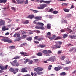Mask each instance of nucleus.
I'll return each instance as SVG.
<instances>
[{"mask_svg":"<svg viewBox=\"0 0 76 76\" xmlns=\"http://www.w3.org/2000/svg\"><path fill=\"white\" fill-rule=\"evenodd\" d=\"M0 37H2L3 39H1V41H4L5 42H8V43H13V41L10 40V39H9V38L7 37H4L1 36Z\"/></svg>","mask_w":76,"mask_h":76,"instance_id":"1","label":"nucleus"},{"mask_svg":"<svg viewBox=\"0 0 76 76\" xmlns=\"http://www.w3.org/2000/svg\"><path fill=\"white\" fill-rule=\"evenodd\" d=\"M10 72H12L14 74H16L17 72H18L19 71V68H11L9 70Z\"/></svg>","mask_w":76,"mask_h":76,"instance_id":"2","label":"nucleus"},{"mask_svg":"<svg viewBox=\"0 0 76 76\" xmlns=\"http://www.w3.org/2000/svg\"><path fill=\"white\" fill-rule=\"evenodd\" d=\"M40 7H37L38 9L42 10L44 9L45 7H47V4H42L40 5Z\"/></svg>","mask_w":76,"mask_h":76,"instance_id":"3","label":"nucleus"},{"mask_svg":"<svg viewBox=\"0 0 76 76\" xmlns=\"http://www.w3.org/2000/svg\"><path fill=\"white\" fill-rule=\"evenodd\" d=\"M60 47H61V46L60 45H54L52 47V48L53 49H57V48H60Z\"/></svg>","mask_w":76,"mask_h":76,"instance_id":"4","label":"nucleus"},{"mask_svg":"<svg viewBox=\"0 0 76 76\" xmlns=\"http://www.w3.org/2000/svg\"><path fill=\"white\" fill-rule=\"evenodd\" d=\"M26 69H27V68L26 67L23 68H22V69L21 70V72H22V73H25V72H28V71L26 70Z\"/></svg>","mask_w":76,"mask_h":76,"instance_id":"5","label":"nucleus"},{"mask_svg":"<svg viewBox=\"0 0 76 76\" xmlns=\"http://www.w3.org/2000/svg\"><path fill=\"white\" fill-rule=\"evenodd\" d=\"M63 69V67L61 66H60V67H55L54 68V69L55 71H58V70H61V69Z\"/></svg>","mask_w":76,"mask_h":76,"instance_id":"6","label":"nucleus"},{"mask_svg":"<svg viewBox=\"0 0 76 76\" xmlns=\"http://www.w3.org/2000/svg\"><path fill=\"white\" fill-rule=\"evenodd\" d=\"M18 4H23L24 2V0H23L22 1H21L20 0H16Z\"/></svg>","mask_w":76,"mask_h":76,"instance_id":"7","label":"nucleus"},{"mask_svg":"<svg viewBox=\"0 0 76 76\" xmlns=\"http://www.w3.org/2000/svg\"><path fill=\"white\" fill-rule=\"evenodd\" d=\"M51 1H44L43 0H42L40 1V3H50Z\"/></svg>","mask_w":76,"mask_h":76,"instance_id":"8","label":"nucleus"},{"mask_svg":"<svg viewBox=\"0 0 76 76\" xmlns=\"http://www.w3.org/2000/svg\"><path fill=\"white\" fill-rule=\"evenodd\" d=\"M50 61L51 62H54L56 61V57L53 56L50 58Z\"/></svg>","mask_w":76,"mask_h":76,"instance_id":"9","label":"nucleus"},{"mask_svg":"<svg viewBox=\"0 0 76 76\" xmlns=\"http://www.w3.org/2000/svg\"><path fill=\"white\" fill-rule=\"evenodd\" d=\"M34 15H31L28 17H27V18H29V19H33L34 18Z\"/></svg>","mask_w":76,"mask_h":76,"instance_id":"10","label":"nucleus"},{"mask_svg":"<svg viewBox=\"0 0 76 76\" xmlns=\"http://www.w3.org/2000/svg\"><path fill=\"white\" fill-rule=\"evenodd\" d=\"M9 66L8 65H6V66L5 67L3 66L2 70H7V67H8Z\"/></svg>","mask_w":76,"mask_h":76,"instance_id":"11","label":"nucleus"},{"mask_svg":"<svg viewBox=\"0 0 76 76\" xmlns=\"http://www.w3.org/2000/svg\"><path fill=\"white\" fill-rule=\"evenodd\" d=\"M0 24L1 26V25H4L5 24V22L4 20H1L0 21Z\"/></svg>","mask_w":76,"mask_h":76,"instance_id":"12","label":"nucleus"},{"mask_svg":"<svg viewBox=\"0 0 76 76\" xmlns=\"http://www.w3.org/2000/svg\"><path fill=\"white\" fill-rule=\"evenodd\" d=\"M66 75H67V74H66V72H63L61 73L60 74V75L61 76H66Z\"/></svg>","mask_w":76,"mask_h":76,"instance_id":"13","label":"nucleus"},{"mask_svg":"<svg viewBox=\"0 0 76 76\" xmlns=\"http://www.w3.org/2000/svg\"><path fill=\"white\" fill-rule=\"evenodd\" d=\"M61 37L58 36L56 38L54 39L55 40H58L59 39H61Z\"/></svg>","mask_w":76,"mask_h":76,"instance_id":"14","label":"nucleus"},{"mask_svg":"<svg viewBox=\"0 0 76 76\" xmlns=\"http://www.w3.org/2000/svg\"><path fill=\"white\" fill-rule=\"evenodd\" d=\"M63 10L65 12H69L70 11V10L68 9L64 8Z\"/></svg>","mask_w":76,"mask_h":76,"instance_id":"15","label":"nucleus"},{"mask_svg":"<svg viewBox=\"0 0 76 76\" xmlns=\"http://www.w3.org/2000/svg\"><path fill=\"white\" fill-rule=\"evenodd\" d=\"M35 19H37V20H41V17L40 16H37L34 17Z\"/></svg>","mask_w":76,"mask_h":76,"instance_id":"16","label":"nucleus"},{"mask_svg":"<svg viewBox=\"0 0 76 76\" xmlns=\"http://www.w3.org/2000/svg\"><path fill=\"white\" fill-rule=\"evenodd\" d=\"M56 36L55 35H53L52 37H48V38L49 39H50L51 40H52V39H54L55 38H56Z\"/></svg>","mask_w":76,"mask_h":76,"instance_id":"17","label":"nucleus"},{"mask_svg":"<svg viewBox=\"0 0 76 76\" xmlns=\"http://www.w3.org/2000/svg\"><path fill=\"white\" fill-rule=\"evenodd\" d=\"M69 37L71 39H75V38H76V37L75 36L70 35Z\"/></svg>","mask_w":76,"mask_h":76,"instance_id":"18","label":"nucleus"},{"mask_svg":"<svg viewBox=\"0 0 76 76\" xmlns=\"http://www.w3.org/2000/svg\"><path fill=\"white\" fill-rule=\"evenodd\" d=\"M47 28L48 29H50L51 28V24H47Z\"/></svg>","mask_w":76,"mask_h":76,"instance_id":"19","label":"nucleus"},{"mask_svg":"<svg viewBox=\"0 0 76 76\" xmlns=\"http://www.w3.org/2000/svg\"><path fill=\"white\" fill-rule=\"evenodd\" d=\"M20 56H16L14 57L13 59H16V60H18V59H20Z\"/></svg>","mask_w":76,"mask_h":76,"instance_id":"20","label":"nucleus"},{"mask_svg":"<svg viewBox=\"0 0 76 76\" xmlns=\"http://www.w3.org/2000/svg\"><path fill=\"white\" fill-rule=\"evenodd\" d=\"M28 23H29V21L28 20H26L23 22V23L24 24H28Z\"/></svg>","mask_w":76,"mask_h":76,"instance_id":"21","label":"nucleus"},{"mask_svg":"<svg viewBox=\"0 0 76 76\" xmlns=\"http://www.w3.org/2000/svg\"><path fill=\"white\" fill-rule=\"evenodd\" d=\"M43 54H47L48 53V51L47 50H44L42 51Z\"/></svg>","mask_w":76,"mask_h":76,"instance_id":"22","label":"nucleus"},{"mask_svg":"<svg viewBox=\"0 0 76 76\" xmlns=\"http://www.w3.org/2000/svg\"><path fill=\"white\" fill-rule=\"evenodd\" d=\"M69 67H66L64 68V70H66V71H68V70H69Z\"/></svg>","mask_w":76,"mask_h":76,"instance_id":"23","label":"nucleus"},{"mask_svg":"<svg viewBox=\"0 0 76 76\" xmlns=\"http://www.w3.org/2000/svg\"><path fill=\"white\" fill-rule=\"evenodd\" d=\"M43 70H44V69L42 68L38 67V72H40V71H42Z\"/></svg>","mask_w":76,"mask_h":76,"instance_id":"24","label":"nucleus"},{"mask_svg":"<svg viewBox=\"0 0 76 76\" xmlns=\"http://www.w3.org/2000/svg\"><path fill=\"white\" fill-rule=\"evenodd\" d=\"M26 39L27 41H31L32 40V37H31L27 38Z\"/></svg>","mask_w":76,"mask_h":76,"instance_id":"25","label":"nucleus"},{"mask_svg":"<svg viewBox=\"0 0 76 76\" xmlns=\"http://www.w3.org/2000/svg\"><path fill=\"white\" fill-rule=\"evenodd\" d=\"M32 10V11H33V12H34L35 13H38V12H39V11L36 10Z\"/></svg>","mask_w":76,"mask_h":76,"instance_id":"26","label":"nucleus"},{"mask_svg":"<svg viewBox=\"0 0 76 76\" xmlns=\"http://www.w3.org/2000/svg\"><path fill=\"white\" fill-rule=\"evenodd\" d=\"M37 24L38 25H40V26H44V24L42 23L38 22Z\"/></svg>","mask_w":76,"mask_h":76,"instance_id":"27","label":"nucleus"},{"mask_svg":"<svg viewBox=\"0 0 76 76\" xmlns=\"http://www.w3.org/2000/svg\"><path fill=\"white\" fill-rule=\"evenodd\" d=\"M15 46H12L10 47V49H12V50L15 49Z\"/></svg>","mask_w":76,"mask_h":76,"instance_id":"28","label":"nucleus"},{"mask_svg":"<svg viewBox=\"0 0 76 76\" xmlns=\"http://www.w3.org/2000/svg\"><path fill=\"white\" fill-rule=\"evenodd\" d=\"M67 37H68V35L67 34H64L63 35L64 38H66Z\"/></svg>","mask_w":76,"mask_h":76,"instance_id":"29","label":"nucleus"},{"mask_svg":"<svg viewBox=\"0 0 76 76\" xmlns=\"http://www.w3.org/2000/svg\"><path fill=\"white\" fill-rule=\"evenodd\" d=\"M45 46H46L45 45H39V47L40 48H44V47H45Z\"/></svg>","mask_w":76,"mask_h":76,"instance_id":"30","label":"nucleus"},{"mask_svg":"<svg viewBox=\"0 0 76 76\" xmlns=\"http://www.w3.org/2000/svg\"><path fill=\"white\" fill-rule=\"evenodd\" d=\"M37 55L39 56H41L42 55V53H41L40 52H39L38 53Z\"/></svg>","mask_w":76,"mask_h":76,"instance_id":"31","label":"nucleus"},{"mask_svg":"<svg viewBox=\"0 0 76 76\" xmlns=\"http://www.w3.org/2000/svg\"><path fill=\"white\" fill-rule=\"evenodd\" d=\"M65 62L66 63V64H69V63H71V62L69 61V59L66 60Z\"/></svg>","mask_w":76,"mask_h":76,"instance_id":"32","label":"nucleus"},{"mask_svg":"<svg viewBox=\"0 0 76 76\" xmlns=\"http://www.w3.org/2000/svg\"><path fill=\"white\" fill-rule=\"evenodd\" d=\"M27 45V43H24L22 44H21V46H25V45Z\"/></svg>","mask_w":76,"mask_h":76,"instance_id":"33","label":"nucleus"},{"mask_svg":"<svg viewBox=\"0 0 76 76\" xmlns=\"http://www.w3.org/2000/svg\"><path fill=\"white\" fill-rule=\"evenodd\" d=\"M53 14H57V13H58V12L57 11H54L53 12Z\"/></svg>","mask_w":76,"mask_h":76,"instance_id":"34","label":"nucleus"},{"mask_svg":"<svg viewBox=\"0 0 76 76\" xmlns=\"http://www.w3.org/2000/svg\"><path fill=\"white\" fill-rule=\"evenodd\" d=\"M28 61H29V59H26L25 61H24V63H25V64H26V63H27V62H28Z\"/></svg>","mask_w":76,"mask_h":76,"instance_id":"35","label":"nucleus"},{"mask_svg":"<svg viewBox=\"0 0 76 76\" xmlns=\"http://www.w3.org/2000/svg\"><path fill=\"white\" fill-rule=\"evenodd\" d=\"M6 26H4L2 27V30L3 31V32H4V31H6Z\"/></svg>","mask_w":76,"mask_h":76,"instance_id":"36","label":"nucleus"},{"mask_svg":"<svg viewBox=\"0 0 76 76\" xmlns=\"http://www.w3.org/2000/svg\"><path fill=\"white\" fill-rule=\"evenodd\" d=\"M51 67H52V65H50L48 67V69L49 70H51Z\"/></svg>","mask_w":76,"mask_h":76,"instance_id":"37","label":"nucleus"},{"mask_svg":"<svg viewBox=\"0 0 76 76\" xmlns=\"http://www.w3.org/2000/svg\"><path fill=\"white\" fill-rule=\"evenodd\" d=\"M26 32L25 31H21V33L22 35H23V34H26Z\"/></svg>","mask_w":76,"mask_h":76,"instance_id":"38","label":"nucleus"},{"mask_svg":"<svg viewBox=\"0 0 76 76\" xmlns=\"http://www.w3.org/2000/svg\"><path fill=\"white\" fill-rule=\"evenodd\" d=\"M29 2L28 0H26L25 1H24L25 4H27Z\"/></svg>","mask_w":76,"mask_h":76,"instance_id":"39","label":"nucleus"},{"mask_svg":"<svg viewBox=\"0 0 76 76\" xmlns=\"http://www.w3.org/2000/svg\"><path fill=\"white\" fill-rule=\"evenodd\" d=\"M14 42H16V41H19V39H18V38H16L14 39Z\"/></svg>","mask_w":76,"mask_h":76,"instance_id":"40","label":"nucleus"},{"mask_svg":"<svg viewBox=\"0 0 76 76\" xmlns=\"http://www.w3.org/2000/svg\"><path fill=\"white\" fill-rule=\"evenodd\" d=\"M40 29H41L42 30H43V29H44L45 28L43 26H40Z\"/></svg>","mask_w":76,"mask_h":76,"instance_id":"41","label":"nucleus"},{"mask_svg":"<svg viewBox=\"0 0 76 76\" xmlns=\"http://www.w3.org/2000/svg\"><path fill=\"white\" fill-rule=\"evenodd\" d=\"M20 54H22V55H24V54H27V53H26V52H20Z\"/></svg>","mask_w":76,"mask_h":76,"instance_id":"42","label":"nucleus"},{"mask_svg":"<svg viewBox=\"0 0 76 76\" xmlns=\"http://www.w3.org/2000/svg\"><path fill=\"white\" fill-rule=\"evenodd\" d=\"M33 63V61H32V60H31L29 63V64H32Z\"/></svg>","mask_w":76,"mask_h":76,"instance_id":"43","label":"nucleus"},{"mask_svg":"<svg viewBox=\"0 0 76 76\" xmlns=\"http://www.w3.org/2000/svg\"><path fill=\"white\" fill-rule=\"evenodd\" d=\"M7 1V0H2V3H5Z\"/></svg>","mask_w":76,"mask_h":76,"instance_id":"44","label":"nucleus"},{"mask_svg":"<svg viewBox=\"0 0 76 76\" xmlns=\"http://www.w3.org/2000/svg\"><path fill=\"white\" fill-rule=\"evenodd\" d=\"M11 9L12 10H13L14 11H15L16 10V8L14 7H11Z\"/></svg>","mask_w":76,"mask_h":76,"instance_id":"45","label":"nucleus"},{"mask_svg":"<svg viewBox=\"0 0 76 76\" xmlns=\"http://www.w3.org/2000/svg\"><path fill=\"white\" fill-rule=\"evenodd\" d=\"M34 70L35 71H36V72H38V68H35L34 69Z\"/></svg>","mask_w":76,"mask_h":76,"instance_id":"46","label":"nucleus"},{"mask_svg":"<svg viewBox=\"0 0 76 76\" xmlns=\"http://www.w3.org/2000/svg\"><path fill=\"white\" fill-rule=\"evenodd\" d=\"M37 74L39 75H42V74H43V72H37Z\"/></svg>","mask_w":76,"mask_h":76,"instance_id":"47","label":"nucleus"},{"mask_svg":"<svg viewBox=\"0 0 76 76\" xmlns=\"http://www.w3.org/2000/svg\"><path fill=\"white\" fill-rule=\"evenodd\" d=\"M62 5L63 6H67V4L66 3H64L62 4Z\"/></svg>","mask_w":76,"mask_h":76,"instance_id":"48","label":"nucleus"},{"mask_svg":"<svg viewBox=\"0 0 76 76\" xmlns=\"http://www.w3.org/2000/svg\"><path fill=\"white\" fill-rule=\"evenodd\" d=\"M65 58H66V56H63L62 57L61 59V60H63Z\"/></svg>","mask_w":76,"mask_h":76,"instance_id":"49","label":"nucleus"},{"mask_svg":"<svg viewBox=\"0 0 76 76\" xmlns=\"http://www.w3.org/2000/svg\"><path fill=\"white\" fill-rule=\"evenodd\" d=\"M75 50V48H72L70 50V51H73V50Z\"/></svg>","mask_w":76,"mask_h":76,"instance_id":"50","label":"nucleus"},{"mask_svg":"<svg viewBox=\"0 0 76 76\" xmlns=\"http://www.w3.org/2000/svg\"><path fill=\"white\" fill-rule=\"evenodd\" d=\"M22 37L23 38H26V35H24L22 36Z\"/></svg>","mask_w":76,"mask_h":76,"instance_id":"51","label":"nucleus"},{"mask_svg":"<svg viewBox=\"0 0 76 76\" xmlns=\"http://www.w3.org/2000/svg\"><path fill=\"white\" fill-rule=\"evenodd\" d=\"M53 10H54L53 8H51L49 10V11H50V12H52Z\"/></svg>","mask_w":76,"mask_h":76,"instance_id":"52","label":"nucleus"},{"mask_svg":"<svg viewBox=\"0 0 76 76\" xmlns=\"http://www.w3.org/2000/svg\"><path fill=\"white\" fill-rule=\"evenodd\" d=\"M38 36H36L34 37V39H36V40H38Z\"/></svg>","mask_w":76,"mask_h":76,"instance_id":"53","label":"nucleus"},{"mask_svg":"<svg viewBox=\"0 0 76 76\" xmlns=\"http://www.w3.org/2000/svg\"><path fill=\"white\" fill-rule=\"evenodd\" d=\"M19 63L17 62L16 63V64H15V67H17V66H19Z\"/></svg>","mask_w":76,"mask_h":76,"instance_id":"54","label":"nucleus"},{"mask_svg":"<svg viewBox=\"0 0 76 76\" xmlns=\"http://www.w3.org/2000/svg\"><path fill=\"white\" fill-rule=\"evenodd\" d=\"M43 38H39L37 40L38 41H41V40H42Z\"/></svg>","mask_w":76,"mask_h":76,"instance_id":"55","label":"nucleus"},{"mask_svg":"<svg viewBox=\"0 0 76 76\" xmlns=\"http://www.w3.org/2000/svg\"><path fill=\"white\" fill-rule=\"evenodd\" d=\"M13 62L14 63L16 64V63H17V60H14L13 61Z\"/></svg>","mask_w":76,"mask_h":76,"instance_id":"56","label":"nucleus"},{"mask_svg":"<svg viewBox=\"0 0 76 76\" xmlns=\"http://www.w3.org/2000/svg\"><path fill=\"white\" fill-rule=\"evenodd\" d=\"M58 44H59V45H61L62 44L63 42H58Z\"/></svg>","mask_w":76,"mask_h":76,"instance_id":"57","label":"nucleus"},{"mask_svg":"<svg viewBox=\"0 0 76 76\" xmlns=\"http://www.w3.org/2000/svg\"><path fill=\"white\" fill-rule=\"evenodd\" d=\"M68 31H69V32H72V30H71L70 28H68Z\"/></svg>","mask_w":76,"mask_h":76,"instance_id":"58","label":"nucleus"},{"mask_svg":"<svg viewBox=\"0 0 76 76\" xmlns=\"http://www.w3.org/2000/svg\"><path fill=\"white\" fill-rule=\"evenodd\" d=\"M47 35H51V32H48V33H47Z\"/></svg>","mask_w":76,"mask_h":76,"instance_id":"59","label":"nucleus"},{"mask_svg":"<svg viewBox=\"0 0 76 76\" xmlns=\"http://www.w3.org/2000/svg\"><path fill=\"white\" fill-rule=\"evenodd\" d=\"M34 43H35V44H38V43H39V42L36 41H34Z\"/></svg>","mask_w":76,"mask_h":76,"instance_id":"60","label":"nucleus"},{"mask_svg":"<svg viewBox=\"0 0 76 76\" xmlns=\"http://www.w3.org/2000/svg\"><path fill=\"white\" fill-rule=\"evenodd\" d=\"M61 32H65V30L64 29H61Z\"/></svg>","mask_w":76,"mask_h":76,"instance_id":"61","label":"nucleus"},{"mask_svg":"<svg viewBox=\"0 0 76 76\" xmlns=\"http://www.w3.org/2000/svg\"><path fill=\"white\" fill-rule=\"evenodd\" d=\"M3 66H2V65L0 64V69L2 70V69H3Z\"/></svg>","mask_w":76,"mask_h":76,"instance_id":"62","label":"nucleus"},{"mask_svg":"<svg viewBox=\"0 0 76 76\" xmlns=\"http://www.w3.org/2000/svg\"><path fill=\"white\" fill-rule=\"evenodd\" d=\"M48 53H49V54H51L52 53V52H51V51L50 50H48Z\"/></svg>","mask_w":76,"mask_h":76,"instance_id":"63","label":"nucleus"},{"mask_svg":"<svg viewBox=\"0 0 76 76\" xmlns=\"http://www.w3.org/2000/svg\"><path fill=\"white\" fill-rule=\"evenodd\" d=\"M10 63H11V64H12V65H13V66H15V64H14L13 63V62H10Z\"/></svg>","mask_w":76,"mask_h":76,"instance_id":"64","label":"nucleus"}]
</instances>
